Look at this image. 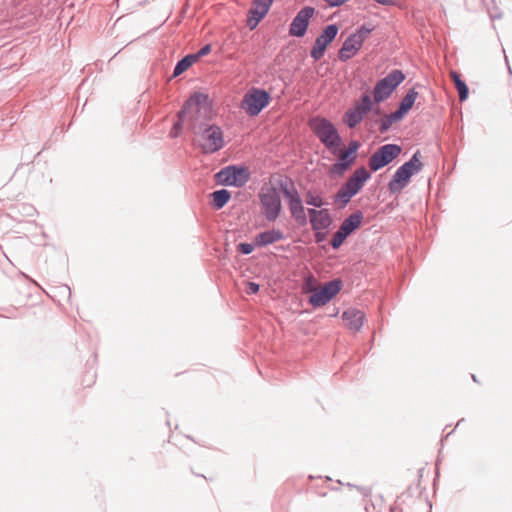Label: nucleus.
<instances>
[{"label":"nucleus","instance_id":"obj_3","mask_svg":"<svg viewBox=\"0 0 512 512\" xmlns=\"http://www.w3.org/2000/svg\"><path fill=\"white\" fill-rule=\"evenodd\" d=\"M309 126L319 140L333 154L339 151L341 146V138L334 125L327 119L314 117L309 121Z\"/></svg>","mask_w":512,"mask_h":512},{"label":"nucleus","instance_id":"obj_36","mask_svg":"<svg viewBox=\"0 0 512 512\" xmlns=\"http://www.w3.org/2000/svg\"><path fill=\"white\" fill-rule=\"evenodd\" d=\"M339 155V161L340 162H347L349 160L350 157H354L353 155H351L349 153L348 150H340L336 153Z\"/></svg>","mask_w":512,"mask_h":512},{"label":"nucleus","instance_id":"obj_25","mask_svg":"<svg viewBox=\"0 0 512 512\" xmlns=\"http://www.w3.org/2000/svg\"><path fill=\"white\" fill-rule=\"evenodd\" d=\"M450 77L453 80L455 87L459 93L460 101H465L468 97V87L464 81L460 79V75L456 71L450 72Z\"/></svg>","mask_w":512,"mask_h":512},{"label":"nucleus","instance_id":"obj_15","mask_svg":"<svg viewBox=\"0 0 512 512\" xmlns=\"http://www.w3.org/2000/svg\"><path fill=\"white\" fill-rule=\"evenodd\" d=\"M314 15V8L312 7H304L301 9L295 18L293 19L290 28L289 33L292 36L296 37H302L308 27L309 21Z\"/></svg>","mask_w":512,"mask_h":512},{"label":"nucleus","instance_id":"obj_17","mask_svg":"<svg viewBox=\"0 0 512 512\" xmlns=\"http://www.w3.org/2000/svg\"><path fill=\"white\" fill-rule=\"evenodd\" d=\"M308 213L310 216V222L312 228L315 231H320L328 228L331 224V217L326 209L316 210V209H308Z\"/></svg>","mask_w":512,"mask_h":512},{"label":"nucleus","instance_id":"obj_29","mask_svg":"<svg viewBox=\"0 0 512 512\" xmlns=\"http://www.w3.org/2000/svg\"><path fill=\"white\" fill-rule=\"evenodd\" d=\"M273 0H258V22L267 14Z\"/></svg>","mask_w":512,"mask_h":512},{"label":"nucleus","instance_id":"obj_11","mask_svg":"<svg viewBox=\"0 0 512 512\" xmlns=\"http://www.w3.org/2000/svg\"><path fill=\"white\" fill-rule=\"evenodd\" d=\"M341 290V281L333 280L327 282L324 286H320L309 297V303L314 307H321L327 304Z\"/></svg>","mask_w":512,"mask_h":512},{"label":"nucleus","instance_id":"obj_1","mask_svg":"<svg viewBox=\"0 0 512 512\" xmlns=\"http://www.w3.org/2000/svg\"><path fill=\"white\" fill-rule=\"evenodd\" d=\"M213 117V105L207 94L202 92L193 93L186 101L183 109L178 113V122H176L171 131L172 137H177L183 123L187 122L192 130H195L198 124Z\"/></svg>","mask_w":512,"mask_h":512},{"label":"nucleus","instance_id":"obj_23","mask_svg":"<svg viewBox=\"0 0 512 512\" xmlns=\"http://www.w3.org/2000/svg\"><path fill=\"white\" fill-rule=\"evenodd\" d=\"M283 234L279 230H271L258 235V245H268L282 239Z\"/></svg>","mask_w":512,"mask_h":512},{"label":"nucleus","instance_id":"obj_20","mask_svg":"<svg viewBox=\"0 0 512 512\" xmlns=\"http://www.w3.org/2000/svg\"><path fill=\"white\" fill-rule=\"evenodd\" d=\"M242 109L251 116L256 115V88H251L241 104Z\"/></svg>","mask_w":512,"mask_h":512},{"label":"nucleus","instance_id":"obj_28","mask_svg":"<svg viewBox=\"0 0 512 512\" xmlns=\"http://www.w3.org/2000/svg\"><path fill=\"white\" fill-rule=\"evenodd\" d=\"M354 162V157H350L347 162H340L333 164L330 171L332 174L341 175L344 171H346L350 165Z\"/></svg>","mask_w":512,"mask_h":512},{"label":"nucleus","instance_id":"obj_33","mask_svg":"<svg viewBox=\"0 0 512 512\" xmlns=\"http://www.w3.org/2000/svg\"><path fill=\"white\" fill-rule=\"evenodd\" d=\"M247 26L250 30H254L256 28V9L250 8L249 16L247 18Z\"/></svg>","mask_w":512,"mask_h":512},{"label":"nucleus","instance_id":"obj_34","mask_svg":"<svg viewBox=\"0 0 512 512\" xmlns=\"http://www.w3.org/2000/svg\"><path fill=\"white\" fill-rule=\"evenodd\" d=\"M306 203L309 205H313L315 207H320L323 204L322 199L319 196H315L312 194L307 195Z\"/></svg>","mask_w":512,"mask_h":512},{"label":"nucleus","instance_id":"obj_40","mask_svg":"<svg viewBox=\"0 0 512 512\" xmlns=\"http://www.w3.org/2000/svg\"><path fill=\"white\" fill-rule=\"evenodd\" d=\"M315 236H316V240L318 242L323 239V235L319 231L316 232Z\"/></svg>","mask_w":512,"mask_h":512},{"label":"nucleus","instance_id":"obj_12","mask_svg":"<svg viewBox=\"0 0 512 512\" xmlns=\"http://www.w3.org/2000/svg\"><path fill=\"white\" fill-rule=\"evenodd\" d=\"M218 181L224 185L243 186L249 179V173L246 168H237L229 166L217 173Z\"/></svg>","mask_w":512,"mask_h":512},{"label":"nucleus","instance_id":"obj_9","mask_svg":"<svg viewBox=\"0 0 512 512\" xmlns=\"http://www.w3.org/2000/svg\"><path fill=\"white\" fill-rule=\"evenodd\" d=\"M401 153V147L396 144H386L380 147L369 159V167L377 171L391 163Z\"/></svg>","mask_w":512,"mask_h":512},{"label":"nucleus","instance_id":"obj_8","mask_svg":"<svg viewBox=\"0 0 512 512\" xmlns=\"http://www.w3.org/2000/svg\"><path fill=\"white\" fill-rule=\"evenodd\" d=\"M370 32L371 29L362 26L357 32L350 35L339 51V59L347 61L352 58L361 49Z\"/></svg>","mask_w":512,"mask_h":512},{"label":"nucleus","instance_id":"obj_31","mask_svg":"<svg viewBox=\"0 0 512 512\" xmlns=\"http://www.w3.org/2000/svg\"><path fill=\"white\" fill-rule=\"evenodd\" d=\"M270 97L266 91L258 90V112L268 105Z\"/></svg>","mask_w":512,"mask_h":512},{"label":"nucleus","instance_id":"obj_24","mask_svg":"<svg viewBox=\"0 0 512 512\" xmlns=\"http://www.w3.org/2000/svg\"><path fill=\"white\" fill-rule=\"evenodd\" d=\"M212 204L215 209L224 207L230 199V193L225 190H217L211 194Z\"/></svg>","mask_w":512,"mask_h":512},{"label":"nucleus","instance_id":"obj_30","mask_svg":"<svg viewBox=\"0 0 512 512\" xmlns=\"http://www.w3.org/2000/svg\"><path fill=\"white\" fill-rule=\"evenodd\" d=\"M348 235L343 232L341 229H339L333 236V239L331 241V245L333 248H338L342 245L344 240L346 239Z\"/></svg>","mask_w":512,"mask_h":512},{"label":"nucleus","instance_id":"obj_27","mask_svg":"<svg viewBox=\"0 0 512 512\" xmlns=\"http://www.w3.org/2000/svg\"><path fill=\"white\" fill-rule=\"evenodd\" d=\"M318 281L313 276H308L305 278L303 285H302V291L304 293L312 294L319 288Z\"/></svg>","mask_w":512,"mask_h":512},{"label":"nucleus","instance_id":"obj_22","mask_svg":"<svg viewBox=\"0 0 512 512\" xmlns=\"http://www.w3.org/2000/svg\"><path fill=\"white\" fill-rule=\"evenodd\" d=\"M252 279L250 276L242 274L237 282L238 288L247 295L256 293V283Z\"/></svg>","mask_w":512,"mask_h":512},{"label":"nucleus","instance_id":"obj_5","mask_svg":"<svg viewBox=\"0 0 512 512\" xmlns=\"http://www.w3.org/2000/svg\"><path fill=\"white\" fill-rule=\"evenodd\" d=\"M369 177L370 174L364 167L357 169L336 194V202L346 205L360 191Z\"/></svg>","mask_w":512,"mask_h":512},{"label":"nucleus","instance_id":"obj_16","mask_svg":"<svg viewBox=\"0 0 512 512\" xmlns=\"http://www.w3.org/2000/svg\"><path fill=\"white\" fill-rule=\"evenodd\" d=\"M342 319L348 329L358 332L364 324L365 314L356 308H349L343 312Z\"/></svg>","mask_w":512,"mask_h":512},{"label":"nucleus","instance_id":"obj_10","mask_svg":"<svg viewBox=\"0 0 512 512\" xmlns=\"http://www.w3.org/2000/svg\"><path fill=\"white\" fill-rule=\"evenodd\" d=\"M200 145L205 153H213L224 146V137L222 130L215 125L204 129L200 138Z\"/></svg>","mask_w":512,"mask_h":512},{"label":"nucleus","instance_id":"obj_37","mask_svg":"<svg viewBox=\"0 0 512 512\" xmlns=\"http://www.w3.org/2000/svg\"><path fill=\"white\" fill-rule=\"evenodd\" d=\"M211 52V45L207 44L204 47H202L196 54L193 56H197V59L209 54Z\"/></svg>","mask_w":512,"mask_h":512},{"label":"nucleus","instance_id":"obj_21","mask_svg":"<svg viewBox=\"0 0 512 512\" xmlns=\"http://www.w3.org/2000/svg\"><path fill=\"white\" fill-rule=\"evenodd\" d=\"M362 219L363 216L361 213L352 214L343 221V223L340 226V229L347 235H349L360 226Z\"/></svg>","mask_w":512,"mask_h":512},{"label":"nucleus","instance_id":"obj_32","mask_svg":"<svg viewBox=\"0 0 512 512\" xmlns=\"http://www.w3.org/2000/svg\"><path fill=\"white\" fill-rule=\"evenodd\" d=\"M399 119H396L394 118V113H392L391 115L385 117L382 122H381V127H380V130L382 132L388 130L390 128V126L392 125V123L394 121H398Z\"/></svg>","mask_w":512,"mask_h":512},{"label":"nucleus","instance_id":"obj_7","mask_svg":"<svg viewBox=\"0 0 512 512\" xmlns=\"http://www.w3.org/2000/svg\"><path fill=\"white\" fill-rule=\"evenodd\" d=\"M404 79L405 75L400 70H393L385 78L378 81L374 88L375 102L379 103L386 100Z\"/></svg>","mask_w":512,"mask_h":512},{"label":"nucleus","instance_id":"obj_26","mask_svg":"<svg viewBox=\"0 0 512 512\" xmlns=\"http://www.w3.org/2000/svg\"><path fill=\"white\" fill-rule=\"evenodd\" d=\"M197 61V56L188 55L180 60L173 72L174 76H179L186 70H188Z\"/></svg>","mask_w":512,"mask_h":512},{"label":"nucleus","instance_id":"obj_6","mask_svg":"<svg viewBox=\"0 0 512 512\" xmlns=\"http://www.w3.org/2000/svg\"><path fill=\"white\" fill-rule=\"evenodd\" d=\"M271 188L261 196L262 214L268 221H275L281 211L279 186L269 180Z\"/></svg>","mask_w":512,"mask_h":512},{"label":"nucleus","instance_id":"obj_2","mask_svg":"<svg viewBox=\"0 0 512 512\" xmlns=\"http://www.w3.org/2000/svg\"><path fill=\"white\" fill-rule=\"evenodd\" d=\"M271 182L279 186V190L288 200L291 215L296 222L300 225L306 224L307 218L302 200L291 180L283 175L275 174L271 176Z\"/></svg>","mask_w":512,"mask_h":512},{"label":"nucleus","instance_id":"obj_14","mask_svg":"<svg viewBox=\"0 0 512 512\" xmlns=\"http://www.w3.org/2000/svg\"><path fill=\"white\" fill-rule=\"evenodd\" d=\"M338 32V27L334 24L328 25L324 31L319 35L314 43L311 51V57L319 60L327 48V46L334 40Z\"/></svg>","mask_w":512,"mask_h":512},{"label":"nucleus","instance_id":"obj_35","mask_svg":"<svg viewBox=\"0 0 512 512\" xmlns=\"http://www.w3.org/2000/svg\"><path fill=\"white\" fill-rule=\"evenodd\" d=\"M237 250L242 254H250L254 250V245L251 243H240Z\"/></svg>","mask_w":512,"mask_h":512},{"label":"nucleus","instance_id":"obj_4","mask_svg":"<svg viewBox=\"0 0 512 512\" xmlns=\"http://www.w3.org/2000/svg\"><path fill=\"white\" fill-rule=\"evenodd\" d=\"M422 167L423 164L420 161V152H416L408 162L397 169L389 182L390 191L392 193L400 192L409 183L412 175L419 172Z\"/></svg>","mask_w":512,"mask_h":512},{"label":"nucleus","instance_id":"obj_13","mask_svg":"<svg viewBox=\"0 0 512 512\" xmlns=\"http://www.w3.org/2000/svg\"><path fill=\"white\" fill-rule=\"evenodd\" d=\"M372 101L369 95H364L361 100L345 114V123L354 128L364 118L367 112L371 110Z\"/></svg>","mask_w":512,"mask_h":512},{"label":"nucleus","instance_id":"obj_39","mask_svg":"<svg viewBox=\"0 0 512 512\" xmlns=\"http://www.w3.org/2000/svg\"><path fill=\"white\" fill-rule=\"evenodd\" d=\"M347 0H326L330 6H339L345 3Z\"/></svg>","mask_w":512,"mask_h":512},{"label":"nucleus","instance_id":"obj_38","mask_svg":"<svg viewBox=\"0 0 512 512\" xmlns=\"http://www.w3.org/2000/svg\"><path fill=\"white\" fill-rule=\"evenodd\" d=\"M359 145L357 142H351L350 145H349V148L347 149L349 151V153L353 156H355V153L358 149Z\"/></svg>","mask_w":512,"mask_h":512},{"label":"nucleus","instance_id":"obj_19","mask_svg":"<svg viewBox=\"0 0 512 512\" xmlns=\"http://www.w3.org/2000/svg\"><path fill=\"white\" fill-rule=\"evenodd\" d=\"M368 512H393L392 507L381 495H374L371 498V505L367 508Z\"/></svg>","mask_w":512,"mask_h":512},{"label":"nucleus","instance_id":"obj_18","mask_svg":"<svg viewBox=\"0 0 512 512\" xmlns=\"http://www.w3.org/2000/svg\"><path fill=\"white\" fill-rule=\"evenodd\" d=\"M418 93L415 89H410L405 97L402 99L397 111L394 112V118L402 119L403 116L412 108Z\"/></svg>","mask_w":512,"mask_h":512}]
</instances>
